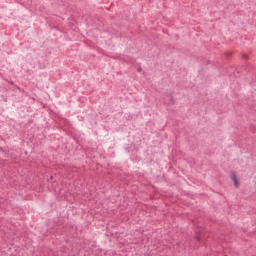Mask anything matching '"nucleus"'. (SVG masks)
I'll return each instance as SVG.
<instances>
[{"label":"nucleus","mask_w":256,"mask_h":256,"mask_svg":"<svg viewBox=\"0 0 256 256\" xmlns=\"http://www.w3.org/2000/svg\"><path fill=\"white\" fill-rule=\"evenodd\" d=\"M232 181H234V187H239V182L237 181V176L232 175Z\"/></svg>","instance_id":"obj_1"},{"label":"nucleus","mask_w":256,"mask_h":256,"mask_svg":"<svg viewBox=\"0 0 256 256\" xmlns=\"http://www.w3.org/2000/svg\"><path fill=\"white\" fill-rule=\"evenodd\" d=\"M138 71H141V69H138Z\"/></svg>","instance_id":"obj_4"},{"label":"nucleus","mask_w":256,"mask_h":256,"mask_svg":"<svg viewBox=\"0 0 256 256\" xmlns=\"http://www.w3.org/2000/svg\"><path fill=\"white\" fill-rule=\"evenodd\" d=\"M170 102H171V103H175V102L173 101V98H171V97H170Z\"/></svg>","instance_id":"obj_3"},{"label":"nucleus","mask_w":256,"mask_h":256,"mask_svg":"<svg viewBox=\"0 0 256 256\" xmlns=\"http://www.w3.org/2000/svg\"><path fill=\"white\" fill-rule=\"evenodd\" d=\"M195 239H196V241H201V236L196 235V236H195Z\"/></svg>","instance_id":"obj_2"}]
</instances>
